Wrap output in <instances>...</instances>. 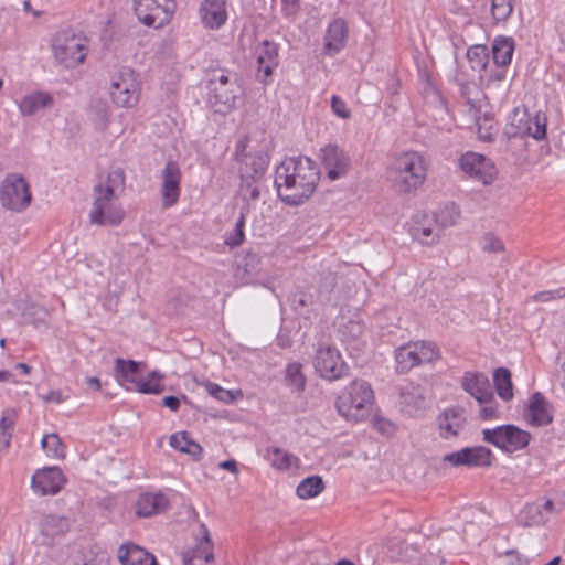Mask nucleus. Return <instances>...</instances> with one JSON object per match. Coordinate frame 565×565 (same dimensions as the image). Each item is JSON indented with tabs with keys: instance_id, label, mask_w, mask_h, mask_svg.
<instances>
[{
	"instance_id": "e2e57ef3",
	"label": "nucleus",
	"mask_w": 565,
	"mask_h": 565,
	"mask_svg": "<svg viewBox=\"0 0 565 565\" xmlns=\"http://www.w3.org/2000/svg\"><path fill=\"white\" fill-rule=\"evenodd\" d=\"M536 502L539 503L540 508L542 509V511L546 515L547 520L550 519V516L552 514H557L561 511L559 508L555 507V504H554V502L552 500H548V499L545 500V501L537 500Z\"/></svg>"
},
{
	"instance_id": "dca6fc26",
	"label": "nucleus",
	"mask_w": 565,
	"mask_h": 565,
	"mask_svg": "<svg viewBox=\"0 0 565 565\" xmlns=\"http://www.w3.org/2000/svg\"><path fill=\"white\" fill-rule=\"evenodd\" d=\"M334 323L341 341L347 344L359 342L365 331L362 313L359 310H341Z\"/></svg>"
},
{
	"instance_id": "69168bd1",
	"label": "nucleus",
	"mask_w": 565,
	"mask_h": 565,
	"mask_svg": "<svg viewBox=\"0 0 565 565\" xmlns=\"http://www.w3.org/2000/svg\"><path fill=\"white\" fill-rule=\"evenodd\" d=\"M217 466L220 469L230 471L233 475H238V465L234 459L221 461Z\"/></svg>"
},
{
	"instance_id": "4be33fe9",
	"label": "nucleus",
	"mask_w": 565,
	"mask_h": 565,
	"mask_svg": "<svg viewBox=\"0 0 565 565\" xmlns=\"http://www.w3.org/2000/svg\"><path fill=\"white\" fill-rule=\"evenodd\" d=\"M348 39V25L347 22L341 19L337 18L332 20L326 30L324 38H323V52L329 55L333 56L341 52L345 44Z\"/></svg>"
},
{
	"instance_id": "338daca9",
	"label": "nucleus",
	"mask_w": 565,
	"mask_h": 565,
	"mask_svg": "<svg viewBox=\"0 0 565 565\" xmlns=\"http://www.w3.org/2000/svg\"><path fill=\"white\" fill-rule=\"evenodd\" d=\"M162 404L171 409L172 412H177L180 408L181 401L177 396H166L162 399Z\"/></svg>"
},
{
	"instance_id": "680f3d73",
	"label": "nucleus",
	"mask_w": 565,
	"mask_h": 565,
	"mask_svg": "<svg viewBox=\"0 0 565 565\" xmlns=\"http://www.w3.org/2000/svg\"><path fill=\"white\" fill-rule=\"evenodd\" d=\"M233 83H237V76L233 73H222L218 77L210 81V90L220 88L222 86L232 85Z\"/></svg>"
},
{
	"instance_id": "c9c22d12",
	"label": "nucleus",
	"mask_w": 565,
	"mask_h": 565,
	"mask_svg": "<svg viewBox=\"0 0 565 565\" xmlns=\"http://www.w3.org/2000/svg\"><path fill=\"white\" fill-rule=\"evenodd\" d=\"M508 68L502 65H492L480 74V83L486 89H498L507 78Z\"/></svg>"
},
{
	"instance_id": "79ce46f5",
	"label": "nucleus",
	"mask_w": 565,
	"mask_h": 565,
	"mask_svg": "<svg viewBox=\"0 0 565 565\" xmlns=\"http://www.w3.org/2000/svg\"><path fill=\"white\" fill-rule=\"evenodd\" d=\"M285 380L287 386L292 392H302L306 387V376L302 372V365L298 362L287 364L285 370Z\"/></svg>"
},
{
	"instance_id": "c85d7f7f",
	"label": "nucleus",
	"mask_w": 565,
	"mask_h": 565,
	"mask_svg": "<svg viewBox=\"0 0 565 565\" xmlns=\"http://www.w3.org/2000/svg\"><path fill=\"white\" fill-rule=\"evenodd\" d=\"M54 97L44 90H34L24 95L18 102V108L23 116H33L42 109L52 107Z\"/></svg>"
},
{
	"instance_id": "9d476101",
	"label": "nucleus",
	"mask_w": 565,
	"mask_h": 565,
	"mask_svg": "<svg viewBox=\"0 0 565 565\" xmlns=\"http://www.w3.org/2000/svg\"><path fill=\"white\" fill-rule=\"evenodd\" d=\"M436 359H438V351L430 342H411L395 351L396 370L399 373H405L424 363H431Z\"/></svg>"
},
{
	"instance_id": "39448f33",
	"label": "nucleus",
	"mask_w": 565,
	"mask_h": 565,
	"mask_svg": "<svg viewBox=\"0 0 565 565\" xmlns=\"http://www.w3.org/2000/svg\"><path fill=\"white\" fill-rule=\"evenodd\" d=\"M141 82L139 75L129 67H122L110 78L109 95L117 107L132 108L140 98Z\"/></svg>"
},
{
	"instance_id": "6ab92c4d",
	"label": "nucleus",
	"mask_w": 565,
	"mask_h": 565,
	"mask_svg": "<svg viewBox=\"0 0 565 565\" xmlns=\"http://www.w3.org/2000/svg\"><path fill=\"white\" fill-rule=\"evenodd\" d=\"M320 152L322 164L331 180H338L347 174L350 158L344 150L334 145H327Z\"/></svg>"
},
{
	"instance_id": "052dcab7",
	"label": "nucleus",
	"mask_w": 565,
	"mask_h": 565,
	"mask_svg": "<svg viewBox=\"0 0 565 565\" xmlns=\"http://www.w3.org/2000/svg\"><path fill=\"white\" fill-rule=\"evenodd\" d=\"M331 108L332 111L342 119H348L351 115L350 110L347 107L344 100H342L339 96L333 95L331 97Z\"/></svg>"
},
{
	"instance_id": "09e8293b",
	"label": "nucleus",
	"mask_w": 565,
	"mask_h": 565,
	"mask_svg": "<svg viewBox=\"0 0 565 565\" xmlns=\"http://www.w3.org/2000/svg\"><path fill=\"white\" fill-rule=\"evenodd\" d=\"M241 168H247L253 178H263L267 168V160L263 156H248L241 162Z\"/></svg>"
},
{
	"instance_id": "e433bc0d",
	"label": "nucleus",
	"mask_w": 565,
	"mask_h": 565,
	"mask_svg": "<svg viewBox=\"0 0 565 565\" xmlns=\"http://www.w3.org/2000/svg\"><path fill=\"white\" fill-rule=\"evenodd\" d=\"M493 383L499 397L504 402H510L513 394V384L511 372L507 367H499L493 372Z\"/></svg>"
},
{
	"instance_id": "393cba45",
	"label": "nucleus",
	"mask_w": 565,
	"mask_h": 565,
	"mask_svg": "<svg viewBox=\"0 0 565 565\" xmlns=\"http://www.w3.org/2000/svg\"><path fill=\"white\" fill-rule=\"evenodd\" d=\"M461 386L477 402H487L492 398L489 379L481 372H466L461 377Z\"/></svg>"
},
{
	"instance_id": "5701e85b",
	"label": "nucleus",
	"mask_w": 565,
	"mask_h": 565,
	"mask_svg": "<svg viewBox=\"0 0 565 565\" xmlns=\"http://www.w3.org/2000/svg\"><path fill=\"white\" fill-rule=\"evenodd\" d=\"M512 125L514 126V124ZM546 125L547 118L544 113L537 111L531 115L527 111H522L515 125L514 134L527 135L535 140H542L546 136Z\"/></svg>"
},
{
	"instance_id": "cd10ccee",
	"label": "nucleus",
	"mask_w": 565,
	"mask_h": 565,
	"mask_svg": "<svg viewBox=\"0 0 565 565\" xmlns=\"http://www.w3.org/2000/svg\"><path fill=\"white\" fill-rule=\"evenodd\" d=\"M117 556L121 565H158L153 554L131 542L121 544Z\"/></svg>"
},
{
	"instance_id": "f257e3e1",
	"label": "nucleus",
	"mask_w": 565,
	"mask_h": 565,
	"mask_svg": "<svg viewBox=\"0 0 565 565\" xmlns=\"http://www.w3.org/2000/svg\"><path fill=\"white\" fill-rule=\"evenodd\" d=\"M320 173L309 157L286 158L276 168L275 188L279 199L291 206L306 202L315 192Z\"/></svg>"
},
{
	"instance_id": "72a5a7b5",
	"label": "nucleus",
	"mask_w": 565,
	"mask_h": 565,
	"mask_svg": "<svg viewBox=\"0 0 565 565\" xmlns=\"http://www.w3.org/2000/svg\"><path fill=\"white\" fill-rule=\"evenodd\" d=\"M169 445L173 449L186 454L196 460L201 458L203 452L201 445L194 441L186 431L172 434L169 439Z\"/></svg>"
},
{
	"instance_id": "20e7f679",
	"label": "nucleus",
	"mask_w": 565,
	"mask_h": 565,
	"mask_svg": "<svg viewBox=\"0 0 565 565\" xmlns=\"http://www.w3.org/2000/svg\"><path fill=\"white\" fill-rule=\"evenodd\" d=\"M390 171L397 190L409 194L424 185L427 179L428 163L422 153L404 151L395 157Z\"/></svg>"
},
{
	"instance_id": "f03ea898",
	"label": "nucleus",
	"mask_w": 565,
	"mask_h": 565,
	"mask_svg": "<svg viewBox=\"0 0 565 565\" xmlns=\"http://www.w3.org/2000/svg\"><path fill=\"white\" fill-rule=\"evenodd\" d=\"M125 173L121 169L111 170L105 181L93 189V203L88 214L90 224L98 226H117L125 211L119 202V193L125 188Z\"/></svg>"
},
{
	"instance_id": "bb28decb",
	"label": "nucleus",
	"mask_w": 565,
	"mask_h": 565,
	"mask_svg": "<svg viewBox=\"0 0 565 565\" xmlns=\"http://www.w3.org/2000/svg\"><path fill=\"white\" fill-rule=\"evenodd\" d=\"M141 362L125 360L121 358L115 361V379L120 386L127 391H132L138 385L141 377Z\"/></svg>"
},
{
	"instance_id": "6e6d98bb",
	"label": "nucleus",
	"mask_w": 565,
	"mask_h": 565,
	"mask_svg": "<svg viewBox=\"0 0 565 565\" xmlns=\"http://www.w3.org/2000/svg\"><path fill=\"white\" fill-rule=\"evenodd\" d=\"M210 394L216 399L224 403H232L236 399L237 395H241L239 391L233 392L230 390H225L217 384H211L209 387Z\"/></svg>"
},
{
	"instance_id": "473e14b6",
	"label": "nucleus",
	"mask_w": 565,
	"mask_h": 565,
	"mask_svg": "<svg viewBox=\"0 0 565 565\" xmlns=\"http://www.w3.org/2000/svg\"><path fill=\"white\" fill-rule=\"evenodd\" d=\"M514 53V41L509 36H497L492 42V63L509 67Z\"/></svg>"
},
{
	"instance_id": "7ed1b4c3",
	"label": "nucleus",
	"mask_w": 565,
	"mask_h": 565,
	"mask_svg": "<svg viewBox=\"0 0 565 565\" xmlns=\"http://www.w3.org/2000/svg\"><path fill=\"white\" fill-rule=\"evenodd\" d=\"M374 401L371 384L355 379L341 390L335 399V408L345 420L358 423L371 415Z\"/></svg>"
},
{
	"instance_id": "a19ab883",
	"label": "nucleus",
	"mask_w": 565,
	"mask_h": 565,
	"mask_svg": "<svg viewBox=\"0 0 565 565\" xmlns=\"http://www.w3.org/2000/svg\"><path fill=\"white\" fill-rule=\"evenodd\" d=\"M519 522L524 526H537L547 522V518L536 501L527 503L519 513Z\"/></svg>"
},
{
	"instance_id": "ddd939ff",
	"label": "nucleus",
	"mask_w": 565,
	"mask_h": 565,
	"mask_svg": "<svg viewBox=\"0 0 565 565\" xmlns=\"http://www.w3.org/2000/svg\"><path fill=\"white\" fill-rule=\"evenodd\" d=\"M161 205L164 209L174 206L181 195L182 171L177 161L169 160L159 173Z\"/></svg>"
},
{
	"instance_id": "6e6552de",
	"label": "nucleus",
	"mask_w": 565,
	"mask_h": 565,
	"mask_svg": "<svg viewBox=\"0 0 565 565\" xmlns=\"http://www.w3.org/2000/svg\"><path fill=\"white\" fill-rule=\"evenodd\" d=\"M483 440L492 444L505 452H514L524 449L530 440L531 434L515 425H500L494 428L482 430Z\"/></svg>"
},
{
	"instance_id": "5fc2aeb1",
	"label": "nucleus",
	"mask_w": 565,
	"mask_h": 565,
	"mask_svg": "<svg viewBox=\"0 0 565 565\" xmlns=\"http://www.w3.org/2000/svg\"><path fill=\"white\" fill-rule=\"evenodd\" d=\"M480 404V416L484 420L497 419L499 418L500 412L499 406L495 402L494 395L492 394V398H489L487 402H478Z\"/></svg>"
},
{
	"instance_id": "c03bdc74",
	"label": "nucleus",
	"mask_w": 565,
	"mask_h": 565,
	"mask_svg": "<svg viewBox=\"0 0 565 565\" xmlns=\"http://www.w3.org/2000/svg\"><path fill=\"white\" fill-rule=\"evenodd\" d=\"M467 60L473 71L482 72L489 65V51L486 45L476 44L467 50Z\"/></svg>"
},
{
	"instance_id": "412c9836",
	"label": "nucleus",
	"mask_w": 565,
	"mask_h": 565,
	"mask_svg": "<svg viewBox=\"0 0 565 565\" xmlns=\"http://www.w3.org/2000/svg\"><path fill=\"white\" fill-rule=\"evenodd\" d=\"M199 18L204 28L221 29L227 21V4L225 0H203L199 8Z\"/></svg>"
},
{
	"instance_id": "de8ad7c7",
	"label": "nucleus",
	"mask_w": 565,
	"mask_h": 565,
	"mask_svg": "<svg viewBox=\"0 0 565 565\" xmlns=\"http://www.w3.org/2000/svg\"><path fill=\"white\" fill-rule=\"evenodd\" d=\"M437 223L443 231L446 227L452 226L457 223L460 212L458 207L454 204L445 205L437 214H434Z\"/></svg>"
},
{
	"instance_id": "58836bf2",
	"label": "nucleus",
	"mask_w": 565,
	"mask_h": 565,
	"mask_svg": "<svg viewBox=\"0 0 565 565\" xmlns=\"http://www.w3.org/2000/svg\"><path fill=\"white\" fill-rule=\"evenodd\" d=\"M324 490V482L320 476H310L299 482L296 494L308 500L318 497Z\"/></svg>"
},
{
	"instance_id": "a211bd4d",
	"label": "nucleus",
	"mask_w": 565,
	"mask_h": 565,
	"mask_svg": "<svg viewBox=\"0 0 565 565\" xmlns=\"http://www.w3.org/2000/svg\"><path fill=\"white\" fill-rule=\"evenodd\" d=\"M444 461L455 467H487L491 465L492 452L489 448L483 446L467 447L445 455Z\"/></svg>"
},
{
	"instance_id": "3c124183",
	"label": "nucleus",
	"mask_w": 565,
	"mask_h": 565,
	"mask_svg": "<svg viewBox=\"0 0 565 565\" xmlns=\"http://www.w3.org/2000/svg\"><path fill=\"white\" fill-rule=\"evenodd\" d=\"M492 15L497 21H505L513 11V0H492Z\"/></svg>"
},
{
	"instance_id": "1a4fd4ad",
	"label": "nucleus",
	"mask_w": 565,
	"mask_h": 565,
	"mask_svg": "<svg viewBox=\"0 0 565 565\" xmlns=\"http://www.w3.org/2000/svg\"><path fill=\"white\" fill-rule=\"evenodd\" d=\"M52 47L55 58L65 67L79 65L87 54L86 39L67 32L58 33Z\"/></svg>"
},
{
	"instance_id": "864d4df0",
	"label": "nucleus",
	"mask_w": 565,
	"mask_h": 565,
	"mask_svg": "<svg viewBox=\"0 0 565 565\" xmlns=\"http://www.w3.org/2000/svg\"><path fill=\"white\" fill-rule=\"evenodd\" d=\"M300 10V0H280V12L287 20L295 21Z\"/></svg>"
},
{
	"instance_id": "a878e982",
	"label": "nucleus",
	"mask_w": 565,
	"mask_h": 565,
	"mask_svg": "<svg viewBox=\"0 0 565 565\" xmlns=\"http://www.w3.org/2000/svg\"><path fill=\"white\" fill-rule=\"evenodd\" d=\"M170 499L161 491L141 493L136 502V513L148 518L161 513L168 509Z\"/></svg>"
},
{
	"instance_id": "aec40b11",
	"label": "nucleus",
	"mask_w": 565,
	"mask_h": 565,
	"mask_svg": "<svg viewBox=\"0 0 565 565\" xmlns=\"http://www.w3.org/2000/svg\"><path fill=\"white\" fill-rule=\"evenodd\" d=\"M524 418L527 424L535 427L546 426L553 422V407L541 392L531 395Z\"/></svg>"
},
{
	"instance_id": "0e129e2a",
	"label": "nucleus",
	"mask_w": 565,
	"mask_h": 565,
	"mask_svg": "<svg viewBox=\"0 0 565 565\" xmlns=\"http://www.w3.org/2000/svg\"><path fill=\"white\" fill-rule=\"evenodd\" d=\"M246 148H247V139H241L236 143L235 148V158L241 163L242 161H245L247 159L248 154H246Z\"/></svg>"
},
{
	"instance_id": "2f4dec72",
	"label": "nucleus",
	"mask_w": 565,
	"mask_h": 565,
	"mask_svg": "<svg viewBox=\"0 0 565 565\" xmlns=\"http://www.w3.org/2000/svg\"><path fill=\"white\" fill-rule=\"evenodd\" d=\"M401 403L409 414L424 408L425 397L424 390L420 385L415 383H407L401 386Z\"/></svg>"
},
{
	"instance_id": "423d86ee",
	"label": "nucleus",
	"mask_w": 565,
	"mask_h": 565,
	"mask_svg": "<svg viewBox=\"0 0 565 565\" xmlns=\"http://www.w3.org/2000/svg\"><path fill=\"white\" fill-rule=\"evenodd\" d=\"M175 8V0H132V10L138 21L153 29L169 24Z\"/></svg>"
},
{
	"instance_id": "4d7b16f0",
	"label": "nucleus",
	"mask_w": 565,
	"mask_h": 565,
	"mask_svg": "<svg viewBox=\"0 0 565 565\" xmlns=\"http://www.w3.org/2000/svg\"><path fill=\"white\" fill-rule=\"evenodd\" d=\"M482 249L489 253H501L504 250V245L499 237L492 233H487L482 238Z\"/></svg>"
},
{
	"instance_id": "9b49d317",
	"label": "nucleus",
	"mask_w": 565,
	"mask_h": 565,
	"mask_svg": "<svg viewBox=\"0 0 565 565\" xmlns=\"http://www.w3.org/2000/svg\"><path fill=\"white\" fill-rule=\"evenodd\" d=\"M459 166L467 177L484 185L491 184L497 178L498 170L492 160L478 152L463 153Z\"/></svg>"
},
{
	"instance_id": "37998d69",
	"label": "nucleus",
	"mask_w": 565,
	"mask_h": 565,
	"mask_svg": "<svg viewBox=\"0 0 565 565\" xmlns=\"http://www.w3.org/2000/svg\"><path fill=\"white\" fill-rule=\"evenodd\" d=\"M163 375L158 371H151L148 373L146 377H140L138 380V385L132 390V392H138L142 394H159L163 391L162 380Z\"/></svg>"
},
{
	"instance_id": "f704fd0d",
	"label": "nucleus",
	"mask_w": 565,
	"mask_h": 565,
	"mask_svg": "<svg viewBox=\"0 0 565 565\" xmlns=\"http://www.w3.org/2000/svg\"><path fill=\"white\" fill-rule=\"evenodd\" d=\"M204 539L200 541L195 548L183 553V565H192L194 562L210 563L213 561V546L207 536V531L204 529Z\"/></svg>"
},
{
	"instance_id": "b1692460",
	"label": "nucleus",
	"mask_w": 565,
	"mask_h": 565,
	"mask_svg": "<svg viewBox=\"0 0 565 565\" xmlns=\"http://www.w3.org/2000/svg\"><path fill=\"white\" fill-rule=\"evenodd\" d=\"M466 424L465 411L459 407L446 408L438 417L439 435L444 439L457 437Z\"/></svg>"
},
{
	"instance_id": "2eb2a0df",
	"label": "nucleus",
	"mask_w": 565,
	"mask_h": 565,
	"mask_svg": "<svg viewBox=\"0 0 565 565\" xmlns=\"http://www.w3.org/2000/svg\"><path fill=\"white\" fill-rule=\"evenodd\" d=\"M65 482L66 478L58 467H45L33 473L31 489L38 495H54L62 490Z\"/></svg>"
},
{
	"instance_id": "8fccbe9b",
	"label": "nucleus",
	"mask_w": 565,
	"mask_h": 565,
	"mask_svg": "<svg viewBox=\"0 0 565 565\" xmlns=\"http://www.w3.org/2000/svg\"><path fill=\"white\" fill-rule=\"evenodd\" d=\"M244 225H245V217L244 214H241L239 218L236 221L235 227L232 232L227 233L224 239V243L230 247H237L239 246L245 238L244 234Z\"/></svg>"
},
{
	"instance_id": "f8f14e48",
	"label": "nucleus",
	"mask_w": 565,
	"mask_h": 565,
	"mask_svg": "<svg viewBox=\"0 0 565 565\" xmlns=\"http://www.w3.org/2000/svg\"><path fill=\"white\" fill-rule=\"evenodd\" d=\"M317 373L328 381L339 380L348 374V365L340 351L331 345L320 347L313 361Z\"/></svg>"
},
{
	"instance_id": "a18cd8bd",
	"label": "nucleus",
	"mask_w": 565,
	"mask_h": 565,
	"mask_svg": "<svg viewBox=\"0 0 565 565\" xmlns=\"http://www.w3.org/2000/svg\"><path fill=\"white\" fill-rule=\"evenodd\" d=\"M241 186L239 193L244 200H256L259 196L258 181L262 178H253L249 175L247 168H239Z\"/></svg>"
},
{
	"instance_id": "49530a36",
	"label": "nucleus",
	"mask_w": 565,
	"mask_h": 565,
	"mask_svg": "<svg viewBox=\"0 0 565 565\" xmlns=\"http://www.w3.org/2000/svg\"><path fill=\"white\" fill-rule=\"evenodd\" d=\"M42 449L46 456L53 459H62L65 457V446L62 444L57 434H46L41 440Z\"/></svg>"
},
{
	"instance_id": "4c0bfd02",
	"label": "nucleus",
	"mask_w": 565,
	"mask_h": 565,
	"mask_svg": "<svg viewBox=\"0 0 565 565\" xmlns=\"http://www.w3.org/2000/svg\"><path fill=\"white\" fill-rule=\"evenodd\" d=\"M70 529L68 519L61 515H46L41 523V532L44 536L55 537L63 535Z\"/></svg>"
},
{
	"instance_id": "774afa93",
	"label": "nucleus",
	"mask_w": 565,
	"mask_h": 565,
	"mask_svg": "<svg viewBox=\"0 0 565 565\" xmlns=\"http://www.w3.org/2000/svg\"><path fill=\"white\" fill-rule=\"evenodd\" d=\"M44 401L61 404L64 401V396L61 391H51L44 396Z\"/></svg>"
},
{
	"instance_id": "bf43d9fd",
	"label": "nucleus",
	"mask_w": 565,
	"mask_h": 565,
	"mask_svg": "<svg viewBox=\"0 0 565 565\" xmlns=\"http://www.w3.org/2000/svg\"><path fill=\"white\" fill-rule=\"evenodd\" d=\"M415 550L413 547L406 546L403 550H401L397 554L394 552H387L386 558L382 559L383 562H412L413 557L411 554H413Z\"/></svg>"
},
{
	"instance_id": "7c9ffc66",
	"label": "nucleus",
	"mask_w": 565,
	"mask_h": 565,
	"mask_svg": "<svg viewBox=\"0 0 565 565\" xmlns=\"http://www.w3.org/2000/svg\"><path fill=\"white\" fill-rule=\"evenodd\" d=\"M264 458L278 471H289L299 466V459L295 455L279 447L266 448Z\"/></svg>"
},
{
	"instance_id": "603ef678",
	"label": "nucleus",
	"mask_w": 565,
	"mask_h": 565,
	"mask_svg": "<svg viewBox=\"0 0 565 565\" xmlns=\"http://www.w3.org/2000/svg\"><path fill=\"white\" fill-rule=\"evenodd\" d=\"M14 420L12 417L4 415L0 420V450H4L10 446Z\"/></svg>"
},
{
	"instance_id": "f3484780",
	"label": "nucleus",
	"mask_w": 565,
	"mask_h": 565,
	"mask_svg": "<svg viewBox=\"0 0 565 565\" xmlns=\"http://www.w3.org/2000/svg\"><path fill=\"white\" fill-rule=\"evenodd\" d=\"M257 65L256 77L267 84L278 66V45L270 41H263L254 50Z\"/></svg>"
},
{
	"instance_id": "ea45409f",
	"label": "nucleus",
	"mask_w": 565,
	"mask_h": 565,
	"mask_svg": "<svg viewBox=\"0 0 565 565\" xmlns=\"http://www.w3.org/2000/svg\"><path fill=\"white\" fill-rule=\"evenodd\" d=\"M482 534L479 531V527L475 523H468L463 527L462 536L452 530L445 531L443 534L444 540H448L451 542H460L465 541L468 545H476L482 541Z\"/></svg>"
},
{
	"instance_id": "13d9d810",
	"label": "nucleus",
	"mask_w": 565,
	"mask_h": 565,
	"mask_svg": "<svg viewBox=\"0 0 565 565\" xmlns=\"http://www.w3.org/2000/svg\"><path fill=\"white\" fill-rule=\"evenodd\" d=\"M565 297V287H561L554 290H544L535 294L533 299L539 302H547L554 299H562Z\"/></svg>"
},
{
	"instance_id": "c756f323",
	"label": "nucleus",
	"mask_w": 565,
	"mask_h": 565,
	"mask_svg": "<svg viewBox=\"0 0 565 565\" xmlns=\"http://www.w3.org/2000/svg\"><path fill=\"white\" fill-rule=\"evenodd\" d=\"M212 93L210 103L217 113H226L235 106L237 97L242 93V88L238 83L232 85H224L220 88L210 90Z\"/></svg>"
},
{
	"instance_id": "0eeeda50",
	"label": "nucleus",
	"mask_w": 565,
	"mask_h": 565,
	"mask_svg": "<svg viewBox=\"0 0 565 565\" xmlns=\"http://www.w3.org/2000/svg\"><path fill=\"white\" fill-rule=\"evenodd\" d=\"M32 201L26 180L19 173H9L0 184V204L14 213L25 211Z\"/></svg>"
},
{
	"instance_id": "4468645a",
	"label": "nucleus",
	"mask_w": 565,
	"mask_h": 565,
	"mask_svg": "<svg viewBox=\"0 0 565 565\" xmlns=\"http://www.w3.org/2000/svg\"><path fill=\"white\" fill-rule=\"evenodd\" d=\"M409 233L422 245L434 246L441 238V230L434 214L417 212L411 220Z\"/></svg>"
}]
</instances>
